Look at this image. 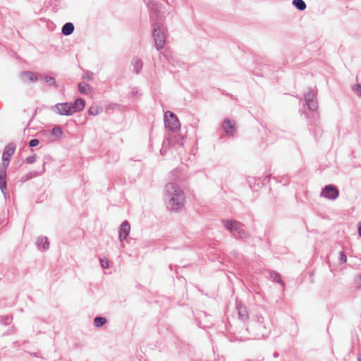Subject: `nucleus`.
I'll return each mask as SVG.
<instances>
[{"label":"nucleus","instance_id":"f704fd0d","mask_svg":"<svg viewBox=\"0 0 361 361\" xmlns=\"http://www.w3.org/2000/svg\"><path fill=\"white\" fill-rule=\"evenodd\" d=\"M101 265L103 269H108L109 268V262L106 259H100Z\"/></svg>","mask_w":361,"mask_h":361},{"label":"nucleus","instance_id":"1a4fd4ad","mask_svg":"<svg viewBox=\"0 0 361 361\" xmlns=\"http://www.w3.org/2000/svg\"><path fill=\"white\" fill-rule=\"evenodd\" d=\"M222 128L227 135L233 136L236 130L235 123L229 118H225L222 123Z\"/></svg>","mask_w":361,"mask_h":361},{"label":"nucleus","instance_id":"aec40b11","mask_svg":"<svg viewBox=\"0 0 361 361\" xmlns=\"http://www.w3.org/2000/svg\"><path fill=\"white\" fill-rule=\"evenodd\" d=\"M233 237L235 238H246L247 237V233L245 231L244 224H241V226L239 227L235 233H233Z\"/></svg>","mask_w":361,"mask_h":361},{"label":"nucleus","instance_id":"7ed1b4c3","mask_svg":"<svg viewBox=\"0 0 361 361\" xmlns=\"http://www.w3.org/2000/svg\"><path fill=\"white\" fill-rule=\"evenodd\" d=\"M246 329L254 339H260L267 336L270 331L269 327L266 325L264 318L258 314L249 323Z\"/></svg>","mask_w":361,"mask_h":361},{"label":"nucleus","instance_id":"4be33fe9","mask_svg":"<svg viewBox=\"0 0 361 361\" xmlns=\"http://www.w3.org/2000/svg\"><path fill=\"white\" fill-rule=\"evenodd\" d=\"M107 322V319L104 317H96L94 319L93 324L94 326L99 328L104 325Z\"/></svg>","mask_w":361,"mask_h":361},{"label":"nucleus","instance_id":"2f4dec72","mask_svg":"<svg viewBox=\"0 0 361 361\" xmlns=\"http://www.w3.org/2000/svg\"><path fill=\"white\" fill-rule=\"evenodd\" d=\"M353 90L357 94V96L361 97V85L356 84L353 87Z\"/></svg>","mask_w":361,"mask_h":361},{"label":"nucleus","instance_id":"b1692460","mask_svg":"<svg viewBox=\"0 0 361 361\" xmlns=\"http://www.w3.org/2000/svg\"><path fill=\"white\" fill-rule=\"evenodd\" d=\"M310 124L312 126L309 128V130L312 133L314 134L315 137H317L318 135H320L321 130L318 126H317L316 121H314L313 123H312V121H310Z\"/></svg>","mask_w":361,"mask_h":361},{"label":"nucleus","instance_id":"4468645a","mask_svg":"<svg viewBox=\"0 0 361 361\" xmlns=\"http://www.w3.org/2000/svg\"><path fill=\"white\" fill-rule=\"evenodd\" d=\"M236 309L238 311V318L242 321L245 322L248 319V312L247 308L243 306L241 304H238L236 302Z\"/></svg>","mask_w":361,"mask_h":361},{"label":"nucleus","instance_id":"473e14b6","mask_svg":"<svg viewBox=\"0 0 361 361\" xmlns=\"http://www.w3.org/2000/svg\"><path fill=\"white\" fill-rule=\"evenodd\" d=\"M35 161H36V155L35 154L29 156L25 159L26 163L29 164L35 163Z\"/></svg>","mask_w":361,"mask_h":361},{"label":"nucleus","instance_id":"393cba45","mask_svg":"<svg viewBox=\"0 0 361 361\" xmlns=\"http://www.w3.org/2000/svg\"><path fill=\"white\" fill-rule=\"evenodd\" d=\"M92 87L89 84H78V90L80 93L87 94H88V90H90Z\"/></svg>","mask_w":361,"mask_h":361},{"label":"nucleus","instance_id":"72a5a7b5","mask_svg":"<svg viewBox=\"0 0 361 361\" xmlns=\"http://www.w3.org/2000/svg\"><path fill=\"white\" fill-rule=\"evenodd\" d=\"M39 140L37 139V138H34V139H32V140H30L29 146L30 147H34L37 146L39 145Z\"/></svg>","mask_w":361,"mask_h":361},{"label":"nucleus","instance_id":"bb28decb","mask_svg":"<svg viewBox=\"0 0 361 361\" xmlns=\"http://www.w3.org/2000/svg\"><path fill=\"white\" fill-rule=\"evenodd\" d=\"M270 276L274 279V281L283 286L282 278L279 272H270Z\"/></svg>","mask_w":361,"mask_h":361},{"label":"nucleus","instance_id":"0eeeda50","mask_svg":"<svg viewBox=\"0 0 361 361\" xmlns=\"http://www.w3.org/2000/svg\"><path fill=\"white\" fill-rule=\"evenodd\" d=\"M16 148V145L13 142H10L9 144H8L6 146V147L3 152V154H2V160H3L2 166L6 167V168L8 166V165L10 164L11 158L12 155L15 153Z\"/></svg>","mask_w":361,"mask_h":361},{"label":"nucleus","instance_id":"423d86ee","mask_svg":"<svg viewBox=\"0 0 361 361\" xmlns=\"http://www.w3.org/2000/svg\"><path fill=\"white\" fill-rule=\"evenodd\" d=\"M51 110L61 116H71L73 111L71 107V102L58 103L51 107Z\"/></svg>","mask_w":361,"mask_h":361},{"label":"nucleus","instance_id":"6ab92c4d","mask_svg":"<svg viewBox=\"0 0 361 361\" xmlns=\"http://www.w3.org/2000/svg\"><path fill=\"white\" fill-rule=\"evenodd\" d=\"M22 78H25L27 80H29L32 82H37L38 80V78L35 75V74L32 71H24L21 73Z\"/></svg>","mask_w":361,"mask_h":361},{"label":"nucleus","instance_id":"412c9836","mask_svg":"<svg viewBox=\"0 0 361 361\" xmlns=\"http://www.w3.org/2000/svg\"><path fill=\"white\" fill-rule=\"evenodd\" d=\"M305 104L307 109L311 111H314L317 109L318 104L317 99L314 100H310V99H305Z\"/></svg>","mask_w":361,"mask_h":361},{"label":"nucleus","instance_id":"c85d7f7f","mask_svg":"<svg viewBox=\"0 0 361 361\" xmlns=\"http://www.w3.org/2000/svg\"><path fill=\"white\" fill-rule=\"evenodd\" d=\"M44 81L49 85V86H54L55 87H57L58 85L56 84L55 78L52 76L47 75L44 78Z\"/></svg>","mask_w":361,"mask_h":361},{"label":"nucleus","instance_id":"5701e85b","mask_svg":"<svg viewBox=\"0 0 361 361\" xmlns=\"http://www.w3.org/2000/svg\"><path fill=\"white\" fill-rule=\"evenodd\" d=\"M293 5L299 11H304L307 6L303 0H293Z\"/></svg>","mask_w":361,"mask_h":361},{"label":"nucleus","instance_id":"a878e982","mask_svg":"<svg viewBox=\"0 0 361 361\" xmlns=\"http://www.w3.org/2000/svg\"><path fill=\"white\" fill-rule=\"evenodd\" d=\"M51 134L57 137H61L63 130L61 126H56L51 129Z\"/></svg>","mask_w":361,"mask_h":361},{"label":"nucleus","instance_id":"6e6552de","mask_svg":"<svg viewBox=\"0 0 361 361\" xmlns=\"http://www.w3.org/2000/svg\"><path fill=\"white\" fill-rule=\"evenodd\" d=\"M176 144L183 147L184 145V138L180 136L173 135L168 140H164L162 143V148L160 150V153L162 155H164L166 153L164 147H167L168 145H174Z\"/></svg>","mask_w":361,"mask_h":361},{"label":"nucleus","instance_id":"79ce46f5","mask_svg":"<svg viewBox=\"0 0 361 361\" xmlns=\"http://www.w3.org/2000/svg\"><path fill=\"white\" fill-rule=\"evenodd\" d=\"M358 361H361V358H358Z\"/></svg>","mask_w":361,"mask_h":361},{"label":"nucleus","instance_id":"a19ab883","mask_svg":"<svg viewBox=\"0 0 361 361\" xmlns=\"http://www.w3.org/2000/svg\"><path fill=\"white\" fill-rule=\"evenodd\" d=\"M169 268H170L171 270H172V265L171 264L169 265Z\"/></svg>","mask_w":361,"mask_h":361},{"label":"nucleus","instance_id":"dca6fc26","mask_svg":"<svg viewBox=\"0 0 361 361\" xmlns=\"http://www.w3.org/2000/svg\"><path fill=\"white\" fill-rule=\"evenodd\" d=\"M160 51V59L162 62L166 61L167 62H171V61H173V56L170 49H164L161 50Z\"/></svg>","mask_w":361,"mask_h":361},{"label":"nucleus","instance_id":"9b49d317","mask_svg":"<svg viewBox=\"0 0 361 361\" xmlns=\"http://www.w3.org/2000/svg\"><path fill=\"white\" fill-rule=\"evenodd\" d=\"M222 223L224 227L229 231L232 235L235 233L240 226H241L242 223L235 220H222Z\"/></svg>","mask_w":361,"mask_h":361},{"label":"nucleus","instance_id":"f03ea898","mask_svg":"<svg viewBox=\"0 0 361 361\" xmlns=\"http://www.w3.org/2000/svg\"><path fill=\"white\" fill-rule=\"evenodd\" d=\"M165 192V201L169 210L176 212L184 205V192L176 183L166 184Z\"/></svg>","mask_w":361,"mask_h":361},{"label":"nucleus","instance_id":"ea45409f","mask_svg":"<svg viewBox=\"0 0 361 361\" xmlns=\"http://www.w3.org/2000/svg\"><path fill=\"white\" fill-rule=\"evenodd\" d=\"M32 176H27L25 180H29V178H32Z\"/></svg>","mask_w":361,"mask_h":361},{"label":"nucleus","instance_id":"a211bd4d","mask_svg":"<svg viewBox=\"0 0 361 361\" xmlns=\"http://www.w3.org/2000/svg\"><path fill=\"white\" fill-rule=\"evenodd\" d=\"M74 31V25L72 23H65L61 29V32L65 36H68L71 35Z\"/></svg>","mask_w":361,"mask_h":361},{"label":"nucleus","instance_id":"f257e3e1","mask_svg":"<svg viewBox=\"0 0 361 361\" xmlns=\"http://www.w3.org/2000/svg\"><path fill=\"white\" fill-rule=\"evenodd\" d=\"M147 7L149 11L154 45L158 51H161L164 49L166 43V28L163 23L166 13L161 11V4L155 1H149Z\"/></svg>","mask_w":361,"mask_h":361},{"label":"nucleus","instance_id":"7c9ffc66","mask_svg":"<svg viewBox=\"0 0 361 361\" xmlns=\"http://www.w3.org/2000/svg\"><path fill=\"white\" fill-rule=\"evenodd\" d=\"M305 99H310V100H314L317 99L316 93L314 90H310L308 92L305 94Z\"/></svg>","mask_w":361,"mask_h":361},{"label":"nucleus","instance_id":"58836bf2","mask_svg":"<svg viewBox=\"0 0 361 361\" xmlns=\"http://www.w3.org/2000/svg\"><path fill=\"white\" fill-rule=\"evenodd\" d=\"M44 166H45V163H44V164H43V169H42V172H41V173H38V175H41V173H43V172L45 171V167H44Z\"/></svg>","mask_w":361,"mask_h":361},{"label":"nucleus","instance_id":"37998d69","mask_svg":"<svg viewBox=\"0 0 361 361\" xmlns=\"http://www.w3.org/2000/svg\"><path fill=\"white\" fill-rule=\"evenodd\" d=\"M167 4H169L168 0H165Z\"/></svg>","mask_w":361,"mask_h":361},{"label":"nucleus","instance_id":"4c0bfd02","mask_svg":"<svg viewBox=\"0 0 361 361\" xmlns=\"http://www.w3.org/2000/svg\"><path fill=\"white\" fill-rule=\"evenodd\" d=\"M356 283L358 286H361V276L357 279Z\"/></svg>","mask_w":361,"mask_h":361},{"label":"nucleus","instance_id":"f3484780","mask_svg":"<svg viewBox=\"0 0 361 361\" xmlns=\"http://www.w3.org/2000/svg\"><path fill=\"white\" fill-rule=\"evenodd\" d=\"M36 245L39 249L42 247L43 250H47L49 247V242L47 237H39L36 241Z\"/></svg>","mask_w":361,"mask_h":361},{"label":"nucleus","instance_id":"c756f323","mask_svg":"<svg viewBox=\"0 0 361 361\" xmlns=\"http://www.w3.org/2000/svg\"><path fill=\"white\" fill-rule=\"evenodd\" d=\"M12 317L10 315L0 316V323L8 325L11 322Z\"/></svg>","mask_w":361,"mask_h":361},{"label":"nucleus","instance_id":"f8f14e48","mask_svg":"<svg viewBox=\"0 0 361 361\" xmlns=\"http://www.w3.org/2000/svg\"><path fill=\"white\" fill-rule=\"evenodd\" d=\"M85 106V100L82 98H78L73 103L71 102V107L73 114L82 111Z\"/></svg>","mask_w":361,"mask_h":361},{"label":"nucleus","instance_id":"39448f33","mask_svg":"<svg viewBox=\"0 0 361 361\" xmlns=\"http://www.w3.org/2000/svg\"><path fill=\"white\" fill-rule=\"evenodd\" d=\"M320 196L329 200H334L338 197L339 190L336 186L332 184L326 185L322 190Z\"/></svg>","mask_w":361,"mask_h":361},{"label":"nucleus","instance_id":"20e7f679","mask_svg":"<svg viewBox=\"0 0 361 361\" xmlns=\"http://www.w3.org/2000/svg\"><path fill=\"white\" fill-rule=\"evenodd\" d=\"M164 124L166 128L172 132L178 130L180 128V124L178 118L174 113L167 111L164 113Z\"/></svg>","mask_w":361,"mask_h":361},{"label":"nucleus","instance_id":"9d476101","mask_svg":"<svg viewBox=\"0 0 361 361\" xmlns=\"http://www.w3.org/2000/svg\"><path fill=\"white\" fill-rule=\"evenodd\" d=\"M130 231V225L128 221H124L119 226L118 238L121 243L128 236Z\"/></svg>","mask_w":361,"mask_h":361},{"label":"nucleus","instance_id":"cd10ccee","mask_svg":"<svg viewBox=\"0 0 361 361\" xmlns=\"http://www.w3.org/2000/svg\"><path fill=\"white\" fill-rule=\"evenodd\" d=\"M101 109L97 106H92L89 110L88 113L92 116H97L101 112Z\"/></svg>","mask_w":361,"mask_h":361},{"label":"nucleus","instance_id":"c9c22d12","mask_svg":"<svg viewBox=\"0 0 361 361\" xmlns=\"http://www.w3.org/2000/svg\"><path fill=\"white\" fill-rule=\"evenodd\" d=\"M339 259L343 262H345L347 260V257L343 251L340 252Z\"/></svg>","mask_w":361,"mask_h":361},{"label":"nucleus","instance_id":"2eb2a0df","mask_svg":"<svg viewBox=\"0 0 361 361\" xmlns=\"http://www.w3.org/2000/svg\"><path fill=\"white\" fill-rule=\"evenodd\" d=\"M133 66V72L135 74H139L142 69L143 63L142 61L138 57H134L131 61Z\"/></svg>","mask_w":361,"mask_h":361},{"label":"nucleus","instance_id":"e433bc0d","mask_svg":"<svg viewBox=\"0 0 361 361\" xmlns=\"http://www.w3.org/2000/svg\"><path fill=\"white\" fill-rule=\"evenodd\" d=\"M357 231H358L359 235L361 237V221L358 223Z\"/></svg>","mask_w":361,"mask_h":361},{"label":"nucleus","instance_id":"ddd939ff","mask_svg":"<svg viewBox=\"0 0 361 361\" xmlns=\"http://www.w3.org/2000/svg\"><path fill=\"white\" fill-rule=\"evenodd\" d=\"M6 167H0V190L5 194L4 190L6 189Z\"/></svg>","mask_w":361,"mask_h":361}]
</instances>
